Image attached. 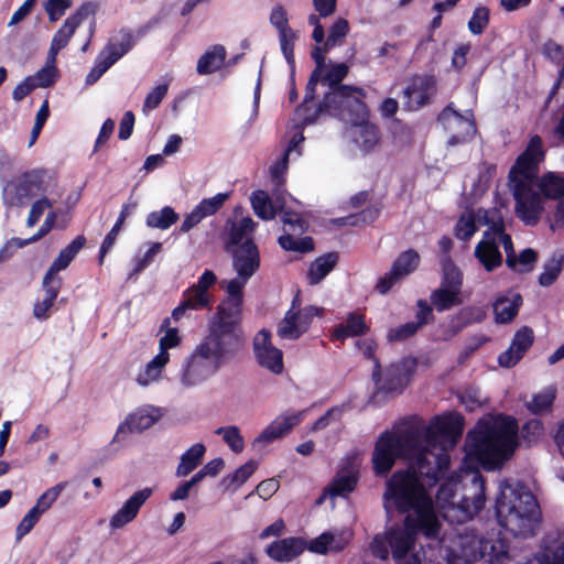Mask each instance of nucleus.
<instances>
[{"label": "nucleus", "mask_w": 564, "mask_h": 564, "mask_svg": "<svg viewBox=\"0 0 564 564\" xmlns=\"http://www.w3.org/2000/svg\"><path fill=\"white\" fill-rule=\"evenodd\" d=\"M462 432L463 419L459 415L437 416L420 430L384 432L375 445L373 470L378 476L386 475L398 457H405L411 464L403 471L421 479L427 492L442 479L436 491V505L443 518L451 522H465L482 508L485 489L481 475L471 468H462L443 479V473L449 465L448 451L454 448Z\"/></svg>", "instance_id": "nucleus-1"}, {"label": "nucleus", "mask_w": 564, "mask_h": 564, "mask_svg": "<svg viewBox=\"0 0 564 564\" xmlns=\"http://www.w3.org/2000/svg\"><path fill=\"white\" fill-rule=\"evenodd\" d=\"M383 506L387 512L397 509L408 514L402 527L373 539L370 550L375 556L387 560L391 551L394 560H401L413 549L419 532L426 538L438 535L442 523L434 511L430 492L415 475L395 471L387 481Z\"/></svg>", "instance_id": "nucleus-2"}, {"label": "nucleus", "mask_w": 564, "mask_h": 564, "mask_svg": "<svg viewBox=\"0 0 564 564\" xmlns=\"http://www.w3.org/2000/svg\"><path fill=\"white\" fill-rule=\"evenodd\" d=\"M545 150L539 135H532L509 172L508 186L514 199V213L525 225L534 226L545 213L546 199L564 196V174L549 171L538 177Z\"/></svg>", "instance_id": "nucleus-3"}, {"label": "nucleus", "mask_w": 564, "mask_h": 564, "mask_svg": "<svg viewBox=\"0 0 564 564\" xmlns=\"http://www.w3.org/2000/svg\"><path fill=\"white\" fill-rule=\"evenodd\" d=\"M241 343L240 325L214 314L208 322L207 336L195 346L180 369L181 387L192 389L207 382L240 348Z\"/></svg>", "instance_id": "nucleus-4"}, {"label": "nucleus", "mask_w": 564, "mask_h": 564, "mask_svg": "<svg viewBox=\"0 0 564 564\" xmlns=\"http://www.w3.org/2000/svg\"><path fill=\"white\" fill-rule=\"evenodd\" d=\"M517 421L506 415H486L466 436V463H476L485 470L500 469L511 459L519 445Z\"/></svg>", "instance_id": "nucleus-5"}, {"label": "nucleus", "mask_w": 564, "mask_h": 564, "mask_svg": "<svg viewBox=\"0 0 564 564\" xmlns=\"http://www.w3.org/2000/svg\"><path fill=\"white\" fill-rule=\"evenodd\" d=\"M362 91L358 88L337 87L325 97L326 110L347 122L345 137L348 143L362 154L375 151L380 144V132L368 118L362 101Z\"/></svg>", "instance_id": "nucleus-6"}, {"label": "nucleus", "mask_w": 564, "mask_h": 564, "mask_svg": "<svg viewBox=\"0 0 564 564\" xmlns=\"http://www.w3.org/2000/svg\"><path fill=\"white\" fill-rule=\"evenodd\" d=\"M499 524L518 538H531L539 530L540 509L533 494L522 484L502 480L496 498Z\"/></svg>", "instance_id": "nucleus-7"}, {"label": "nucleus", "mask_w": 564, "mask_h": 564, "mask_svg": "<svg viewBox=\"0 0 564 564\" xmlns=\"http://www.w3.org/2000/svg\"><path fill=\"white\" fill-rule=\"evenodd\" d=\"M229 250L232 253V267L237 276L221 282L226 297L218 304L215 314L240 325L243 289L259 269L260 257L253 241H245L238 247L229 248Z\"/></svg>", "instance_id": "nucleus-8"}, {"label": "nucleus", "mask_w": 564, "mask_h": 564, "mask_svg": "<svg viewBox=\"0 0 564 564\" xmlns=\"http://www.w3.org/2000/svg\"><path fill=\"white\" fill-rule=\"evenodd\" d=\"M52 183L50 174L43 170L25 172L3 187V200L10 206L26 205L31 198L47 191Z\"/></svg>", "instance_id": "nucleus-9"}, {"label": "nucleus", "mask_w": 564, "mask_h": 564, "mask_svg": "<svg viewBox=\"0 0 564 564\" xmlns=\"http://www.w3.org/2000/svg\"><path fill=\"white\" fill-rule=\"evenodd\" d=\"M440 553L449 564H470L479 558L480 539L471 531L447 533L440 542Z\"/></svg>", "instance_id": "nucleus-10"}, {"label": "nucleus", "mask_w": 564, "mask_h": 564, "mask_svg": "<svg viewBox=\"0 0 564 564\" xmlns=\"http://www.w3.org/2000/svg\"><path fill=\"white\" fill-rule=\"evenodd\" d=\"M443 276L440 286L431 294V303L442 312L463 304V273L452 261L443 263Z\"/></svg>", "instance_id": "nucleus-11"}, {"label": "nucleus", "mask_w": 564, "mask_h": 564, "mask_svg": "<svg viewBox=\"0 0 564 564\" xmlns=\"http://www.w3.org/2000/svg\"><path fill=\"white\" fill-rule=\"evenodd\" d=\"M216 281L217 278L213 271H204L198 278L197 283L184 291L182 301L172 311L171 318H173L174 322H180L184 316H186L188 311L209 308L213 303V295L209 292V289L216 283Z\"/></svg>", "instance_id": "nucleus-12"}, {"label": "nucleus", "mask_w": 564, "mask_h": 564, "mask_svg": "<svg viewBox=\"0 0 564 564\" xmlns=\"http://www.w3.org/2000/svg\"><path fill=\"white\" fill-rule=\"evenodd\" d=\"M416 369V361L412 358H404L381 370L378 361H375L372 380L378 391L392 393L402 391L410 382Z\"/></svg>", "instance_id": "nucleus-13"}, {"label": "nucleus", "mask_w": 564, "mask_h": 564, "mask_svg": "<svg viewBox=\"0 0 564 564\" xmlns=\"http://www.w3.org/2000/svg\"><path fill=\"white\" fill-rule=\"evenodd\" d=\"M323 308L317 306L301 307L293 301L291 307L278 325L276 333L283 339H297L305 334L315 316L323 315Z\"/></svg>", "instance_id": "nucleus-14"}, {"label": "nucleus", "mask_w": 564, "mask_h": 564, "mask_svg": "<svg viewBox=\"0 0 564 564\" xmlns=\"http://www.w3.org/2000/svg\"><path fill=\"white\" fill-rule=\"evenodd\" d=\"M134 41L129 32H122L117 41H111L97 56L94 67L86 76V85L95 84L118 59L127 54Z\"/></svg>", "instance_id": "nucleus-15"}, {"label": "nucleus", "mask_w": 564, "mask_h": 564, "mask_svg": "<svg viewBox=\"0 0 564 564\" xmlns=\"http://www.w3.org/2000/svg\"><path fill=\"white\" fill-rule=\"evenodd\" d=\"M134 41L129 32H122L117 41H111L97 56L94 67L86 76V85L95 84L118 59L127 54Z\"/></svg>", "instance_id": "nucleus-16"}, {"label": "nucleus", "mask_w": 564, "mask_h": 564, "mask_svg": "<svg viewBox=\"0 0 564 564\" xmlns=\"http://www.w3.org/2000/svg\"><path fill=\"white\" fill-rule=\"evenodd\" d=\"M134 41L129 32H122L117 41H111L97 56L94 67L86 76V85L95 84L118 59L127 54Z\"/></svg>", "instance_id": "nucleus-17"}, {"label": "nucleus", "mask_w": 564, "mask_h": 564, "mask_svg": "<svg viewBox=\"0 0 564 564\" xmlns=\"http://www.w3.org/2000/svg\"><path fill=\"white\" fill-rule=\"evenodd\" d=\"M282 223L285 234L279 238V243L284 250L296 252H308L314 248L313 240L310 237H296L307 229V223L303 217L294 212L283 210Z\"/></svg>", "instance_id": "nucleus-18"}, {"label": "nucleus", "mask_w": 564, "mask_h": 564, "mask_svg": "<svg viewBox=\"0 0 564 564\" xmlns=\"http://www.w3.org/2000/svg\"><path fill=\"white\" fill-rule=\"evenodd\" d=\"M253 351L257 362L273 375L284 370L283 352L271 340V334L261 329L253 339Z\"/></svg>", "instance_id": "nucleus-19"}, {"label": "nucleus", "mask_w": 564, "mask_h": 564, "mask_svg": "<svg viewBox=\"0 0 564 564\" xmlns=\"http://www.w3.org/2000/svg\"><path fill=\"white\" fill-rule=\"evenodd\" d=\"M360 465L358 456L346 458L332 482L325 489L322 498L326 496L332 498L346 497L352 492L358 482Z\"/></svg>", "instance_id": "nucleus-20"}, {"label": "nucleus", "mask_w": 564, "mask_h": 564, "mask_svg": "<svg viewBox=\"0 0 564 564\" xmlns=\"http://www.w3.org/2000/svg\"><path fill=\"white\" fill-rule=\"evenodd\" d=\"M302 412H290L278 415L262 432L252 441V448L262 451L270 443L288 435L291 430L302 421Z\"/></svg>", "instance_id": "nucleus-21"}, {"label": "nucleus", "mask_w": 564, "mask_h": 564, "mask_svg": "<svg viewBox=\"0 0 564 564\" xmlns=\"http://www.w3.org/2000/svg\"><path fill=\"white\" fill-rule=\"evenodd\" d=\"M97 10L98 6L96 3L88 2L83 4L73 15L66 19L63 25L54 34L47 54L52 57H56L58 52L68 44L82 22L89 17H94Z\"/></svg>", "instance_id": "nucleus-22"}, {"label": "nucleus", "mask_w": 564, "mask_h": 564, "mask_svg": "<svg viewBox=\"0 0 564 564\" xmlns=\"http://www.w3.org/2000/svg\"><path fill=\"white\" fill-rule=\"evenodd\" d=\"M153 489L145 487L134 491L123 505L110 517L109 528L112 531H118L133 522L142 506L152 496Z\"/></svg>", "instance_id": "nucleus-23"}, {"label": "nucleus", "mask_w": 564, "mask_h": 564, "mask_svg": "<svg viewBox=\"0 0 564 564\" xmlns=\"http://www.w3.org/2000/svg\"><path fill=\"white\" fill-rule=\"evenodd\" d=\"M438 121L449 134L448 143L458 144L467 141L475 133V126L468 116H462L452 107L445 108Z\"/></svg>", "instance_id": "nucleus-24"}, {"label": "nucleus", "mask_w": 564, "mask_h": 564, "mask_svg": "<svg viewBox=\"0 0 564 564\" xmlns=\"http://www.w3.org/2000/svg\"><path fill=\"white\" fill-rule=\"evenodd\" d=\"M420 256L414 250H406L393 262L391 270L378 281L376 289L386 294L399 280L414 272L419 265Z\"/></svg>", "instance_id": "nucleus-25"}, {"label": "nucleus", "mask_w": 564, "mask_h": 564, "mask_svg": "<svg viewBox=\"0 0 564 564\" xmlns=\"http://www.w3.org/2000/svg\"><path fill=\"white\" fill-rule=\"evenodd\" d=\"M500 236L492 231H484L481 239L474 249V256L486 271L491 272L502 264V254L499 250Z\"/></svg>", "instance_id": "nucleus-26"}, {"label": "nucleus", "mask_w": 564, "mask_h": 564, "mask_svg": "<svg viewBox=\"0 0 564 564\" xmlns=\"http://www.w3.org/2000/svg\"><path fill=\"white\" fill-rule=\"evenodd\" d=\"M350 538L349 530L327 531L305 543V549L321 555L337 553L348 545Z\"/></svg>", "instance_id": "nucleus-27"}, {"label": "nucleus", "mask_w": 564, "mask_h": 564, "mask_svg": "<svg viewBox=\"0 0 564 564\" xmlns=\"http://www.w3.org/2000/svg\"><path fill=\"white\" fill-rule=\"evenodd\" d=\"M229 198V193H218L213 197L202 199L187 215L180 227L182 232H188L203 219L215 215Z\"/></svg>", "instance_id": "nucleus-28"}, {"label": "nucleus", "mask_w": 564, "mask_h": 564, "mask_svg": "<svg viewBox=\"0 0 564 564\" xmlns=\"http://www.w3.org/2000/svg\"><path fill=\"white\" fill-rule=\"evenodd\" d=\"M435 94L436 79L429 75L415 76L404 90V96L408 98V107L410 109H417L425 105Z\"/></svg>", "instance_id": "nucleus-29"}, {"label": "nucleus", "mask_w": 564, "mask_h": 564, "mask_svg": "<svg viewBox=\"0 0 564 564\" xmlns=\"http://www.w3.org/2000/svg\"><path fill=\"white\" fill-rule=\"evenodd\" d=\"M533 338V330L530 327L523 326L518 329L509 348L499 356V365L505 368L516 366L524 352L532 346Z\"/></svg>", "instance_id": "nucleus-30"}, {"label": "nucleus", "mask_w": 564, "mask_h": 564, "mask_svg": "<svg viewBox=\"0 0 564 564\" xmlns=\"http://www.w3.org/2000/svg\"><path fill=\"white\" fill-rule=\"evenodd\" d=\"M523 564H564V532L550 533L542 551Z\"/></svg>", "instance_id": "nucleus-31"}, {"label": "nucleus", "mask_w": 564, "mask_h": 564, "mask_svg": "<svg viewBox=\"0 0 564 564\" xmlns=\"http://www.w3.org/2000/svg\"><path fill=\"white\" fill-rule=\"evenodd\" d=\"M163 415V410L154 405H142L130 413L118 432L127 427L131 432H142L155 424Z\"/></svg>", "instance_id": "nucleus-32"}, {"label": "nucleus", "mask_w": 564, "mask_h": 564, "mask_svg": "<svg viewBox=\"0 0 564 564\" xmlns=\"http://www.w3.org/2000/svg\"><path fill=\"white\" fill-rule=\"evenodd\" d=\"M304 550V540L300 538H285L268 545L265 553L275 562H291L302 554Z\"/></svg>", "instance_id": "nucleus-33"}, {"label": "nucleus", "mask_w": 564, "mask_h": 564, "mask_svg": "<svg viewBox=\"0 0 564 564\" xmlns=\"http://www.w3.org/2000/svg\"><path fill=\"white\" fill-rule=\"evenodd\" d=\"M501 245L507 256L506 263L511 270L520 273H528L533 270L538 260V254L533 249H524L519 256H516L511 237H505Z\"/></svg>", "instance_id": "nucleus-34"}, {"label": "nucleus", "mask_w": 564, "mask_h": 564, "mask_svg": "<svg viewBox=\"0 0 564 564\" xmlns=\"http://www.w3.org/2000/svg\"><path fill=\"white\" fill-rule=\"evenodd\" d=\"M170 361L155 355L143 366H141L135 376L134 382L141 388H148L159 384L164 379L165 368Z\"/></svg>", "instance_id": "nucleus-35"}, {"label": "nucleus", "mask_w": 564, "mask_h": 564, "mask_svg": "<svg viewBox=\"0 0 564 564\" xmlns=\"http://www.w3.org/2000/svg\"><path fill=\"white\" fill-rule=\"evenodd\" d=\"M85 245V238L83 236L76 237L68 246L63 248L57 258L53 261L51 264L48 271L45 274V282H52V281H61L56 274L61 270L66 269L69 263L73 261V259L76 257V254L79 252V250Z\"/></svg>", "instance_id": "nucleus-36"}, {"label": "nucleus", "mask_w": 564, "mask_h": 564, "mask_svg": "<svg viewBox=\"0 0 564 564\" xmlns=\"http://www.w3.org/2000/svg\"><path fill=\"white\" fill-rule=\"evenodd\" d=\"M160 338H159V349L156 355L164 358L165 360H171V349L177 348L182 343V335L176 327H171V318L166 317L163 319L160 326Z\"/></svg>", "instance_id": "nucleus-37"}, {"label": "nucleus", "mask_w": 564, "mask_h": 564, "mask_svg": "<svg viewBox=\"0 0 564 564\" xmlns=\"http://www.w3.org/2000/svg\"><path fill=\"white\" fill-rule=\"evenodd\" d=\"M522 299L518 293L499 296L494 303L495 321L500 324L511 322L518 314Z\"/></svg>", "instance_id": "nucleus-38"}, {"label": "nucleus", "mask_w": 564, "mask_h": 564, "mask_svg": "<svg viewBox=\"0 0 564 564\" xmlns=\"http://www.w3.org/2000/svg\"><path fill=\"white\" fill-rule=\"evenodd\" d=\"M505 204H500L499 207L495 206L490 209L477 208V215L479 224L487 226L486 231H492L495 235L500 236V242H503L505 237H510L505 232V221L501 209L505 208Z\"/></svg>", "instance_id": "nucleus-39"}, {"label": "nucleus", "mask_w": 564, "mask_h": 564, "mask_svg": "<svg viewBox=\"0 0 564 564\" xmlns=\"http://www.w3.org/2000/svg\"><path fill=\"white\" fill-rule=\"evenodd\" d=\"M206 447L202 443L193 444L186 449L180 458V463L176 467L175 475L177 477H185L195 470L202 463L205 455Z\"/></svg>", "instance_id": "nucleus-40"}, {"label": "nucleus", "mask_w": 564, "mask_h": 564, "mask_svg": "<svg viewBox=\"0 0 564 564\" xmlns=\"http://www.w3.org/2000/svg\"><path fill=\"white\" fill-rule=\"evenodd\" d=\"M479 557L486 558L488 564H505L510 558L509 547L502 539L480 540Z\"/></svg>", "instance_id": "nucleus-41"}, {"label": "nucleus", "mask_w": 564, "mask_h": 564, "mask_svg": "<svg viewBox=\"0 0 564 564\" xmlns=\"http://www.w3.org/2000/svg\"><path fill=\"white\" fill-rule=\"evenodd\" d=\"M480 226L476 209H467L458 217L454 226V236L458 240L469 241Z\"/></svg>", "instance_id": "nucleus-42"}, {"label": "nucleus", "mask_w": 564, "mask_h": 564, "mask_svg": "<svg viewBox=\"0 0 564 564\" xmlns=\"http://www.w3.org/2000/svg\"><path fill=\"white\" fill-rule=\"evenodd\" d=\"M42 284L44 289V295L42 299L36 301L33 307V314L37 319L48 318L50 310L53 306L61 288V281H52L46 283L44 278Z\"/></svg>", "instance_id": "nucleus-43"}, {"label": "nucleus", "mask_w": 564, "mask_h": 564, "mask_svg": "<svg viewBox=\"0 0 564 564\" xmlns=\"http://www.w3.org/2000/svg\"><path fill=\"white\" fill-rule=\"evenodd\" d=\"M338 261V256L334 252L326 253L316 258L310 265L307 271V280L310 284L319 283L329 272L333 271Z\"/></svg>", "instance_id": "nucleus-44"}, {"label": "nucleus", "mask_w": 564, "mask_h": 564, "mask_svg": "<svg viewBox=\"0 0 564 564\" xmlns=\"http://www.w3.org/2000/svg\"><path fill=\"white\" fill-rule=\"evenodd\" d=\"M226 51L221 45H215L206 51L197 61L196 70L199 75H208L218 70L225 61Z\"/></svg>", "instance_id": "nucleus-45"}, {"label": "nucleus", "mask_w": 564, "mask_h": 564, "mask_svg": "<svg viewBox=\"0 0 564 564\" xmlns=\"http://www.w3.org/2000/svg\"><path fill=\"white\" fill-rule=\"evenodd\" d=\"M257 468L258 463L256 460H248L234 473L226 475L221 479V486L225 490L235 492L253 475Z\"/></svg>", "instance_id": "nucleus-46"}, {"label": "nucleus", "mask_w": 564, "mask_h": 564, "mask_svg": "<svg viewBox=\"0 0 564 564\" xmlns=\"http://www.w3.org/2000/svg\"><path fill=\"white\" fill-rule=\"evenodd\" d=\"M256 229V223L250 217H242L230 226L228 234V249L238 247L245 241H252L251 236Z\"/></svg>", "instance_id": "nucleus-47"}, {"label": "nucleus", "mask_w": 564, "mask_h": 564, "mask_svg": "<svg viewBox=\"0 0 564 564\" xmlns=\"http://www.w3.org/2000/svg\"><path fill=\"white\" fill-rule=\"evenodd\" d=\"M368 325L366 324L365 317L358 313H351L348 315L345 323L338 325L334 329V337L336 339H345L348 337L360 336L367 333Z\"/></svg>", "instance_id": "nucleus-48"}, {"label": "nucleus", "mask_w": 564, "mask_h": 564, "mask_svg": "<svg viewBox=\"0 0 564 564\" xmlns=\"http://www.w3.org/2000/svg\"><path fill=\"white\" fill-rule=\"evenodd\" d=\"M564 267V253L555 252L553 253L544 263L543 271L539 276V283L542 286L552 285L560 273L562 272Z\"/></svg>", "instance_id": "nucleus-49"}, {"label": "nucleus", "mask_w": 564, "mask_h": 564, "mask_svg": "<svg viewBox=\"0 0 564 564\" xmlns=\"http://www.w3.org/2000/svg\"><path fill=\"white\" fill-rule=\"evenodd\" d=\"M178 220V214L170 206L151 212L145 219L150 228L166 230Z\"/></svg>", "instance_id": "nucleus-50"}, {"label": "nucleus", "mask_w": 564, "mask_h": 564, "mask_svg": "<svg viewBox=\"0 0 564 564\" xmlns=\"http://www.w3.org/2000/svg\"><path fill=\"white\" fill-rule=\"evenodd\" d=\"M253 213L263 220H271L275 217V208L264 191H256L250 196Z\"/></svg>", "instance_id": "nucleus-51"}, {"label": "nucleus", "mask_w": 564, "mask_h": 564, "mask_svg": "<svg viewBox=\"0 0 564 564\" xmlns=\"http://www.w3.org/2000/svg\"><path fill=\"white\" fill-rule=\"evenodd\" d=\"M280 50L286 59V63L291 67L294 68L295 58H294V47L297 42L300 35L299 32L293 30L292 28L276 32Z\"/></svg>", "instance_id": "nucleus-52"}, {"label": "nucleus", "mask_w": 564, "mask_h": 564, "mask_svg": "<svg viewBox=\"0 0 564 564\" xmlns=\"http://www.w3.org/2000/svg\"><path fill=\"white\" fill-rule=\"evenodd\" d=\"M349 22L345 18H337L328 29V35L322 44L325 50L341 45L349 33Z\"/></svg>", "instance_id": "nucleus-53"}, {"label": "nucleus", "mask_w": 564, "mask_h": 564, "mask_svg": "<svg viewBox=\"0 0 564 564\" xmlns=\"http://www.w3.org/2000/svg\"><path fill=\"white\" fill-rule=\"evenodd\" d=\"M36 87L46 88L52 86L58 77L56 68V57L47 54L45 65L37 70L33 76H30Z\"/></svg>", "instance_id": "nucleus-54"}, {"label": "nucleus", "mask_w": 564, "mask_h": 564, "mask_svg": "<svg viewBox=\"0 0 564 564\" xmlns=\"http://www.w3.org/2000/svg\"><path fill=\"white\" fill-rule=\"evenodd\" d=\"M215 433L220 435L227 446L236 454H240L245 449V438L240 429L236 425L218 427Z\"/></svg>", "instance_id": "nucleus-55"}, {"label": "nucleus", "mask_w": 564, "mask_h": 564, "mask_svg": "<svg viewBox=\"0 0 564 564\" xmlns=\"http://www.w3.org/2000/svg\"><path fill=\"white\" fill-rule=\"evenodd\" d=\"M65 487L66 482H59L48 488L37 498L35 505L32 508L43 516L47 510L51 509Z\"/></svg>", "instance_id": "nucleus-56"}, {"label": "nucleus", "mask_w": 564, "mask_h": 564, "mask_svg": "<svg viewBox=\"0 0 564 564\" xmlns=\"http://www.w3.org/2000/svg\"><path fill=\"white\" fill-rule=\"evenodd\" d=\"M556 390L553 387H547L534 394L530 402H528V409L533 413H541L551 408L555 399Z\"/></svg>", "instance_id": "nucleus-57"}, {"label": "nucleus", "mask_w": 564, "mask_h": 564, "mask_svg": "<svg viewBox=\"0 0 564 564\" xmlns=\"http://www.w3.org/2000/svg\"><path fill=\"white\" fill-rule=\"evenodd\" d=\"M169 90V85L165 84H159L155 87H153L147 95L142 111L144 113H149L150 111L154 110L159 107L163 98L166 96Z\"/></svg>", "instance_id": "nucleus-58"}, {"label": "nucleus", "mask_w": 564, "mask_h": 564, "mask_svg": "<svg viewBox=\"0 0 564 564\" xmlns=\"http://www.w3.org/2000/svg\"><path fill=\"white\" fill-rule=\"evenodd\" d=\"M289 12L286 8L280 3L272 7L269 15V22L276 32L290 29Z\"/></svg>", "instance_id": "nucleus-59"}, {"label": "nucleus", "mask_w": 564, "mask_h": 564, "mask_svg": "<svg viewBox=\"0 0 564 564\" xmlns=\"http://www.w3.org/2000/svg\"><path fill=\"white\" fill-rule=\"evenodd\" d=\"M41 517L42 514H40L35 509L31 508L15 528L17 541H20L22 538L29 534L39 522Z\"/></svg>", "instance_id": "nucleus-60"}, {"label": "nucleus", "mask_w": 564, "mask_h": 564, "mask_svg": "<svg viewBox=\"0 0 564 564\" xmlns=\"http://www.w3.org/2000/svg\"><path fill=\"white\" fill-rule=\"evenodd\" d=\"M70 7V0H46L44 4V9L51 22L59 20Z\"/></svg>", "instance_id": "nucleus-61"}, {"label": "nucleus", "mask_w": 564, "mask_h": 564, "mask_svg": "<svg viewBox=\"0 0 564 564\" xmlns=\"http://www.w3.org/2000/svg\"><path fill=\"white\" fill-rule=\"evenodd\" d=\"M289 165V153L284 152L280 159H278L271 166H270V176L271 181L275 185H282L285 181V175L288 171Z\"/></svg>", "instance_id": "nucleus-62"}, {"label": "nucleus", "mask_w": 564, "mask_h": 564, "mask_svg": "<svg viewBox=\"0 0 564 564\" xmlns=\"http://www.w3.org/2000/svg\"><path fill=\"white\" fill-rule=\"evenodd\" d=\"M489 21V11L479 7L475 9L471 19L468 22V29L473 34H480Z\"/></svg>", "instance_id": "nucleus-63"}, {"label": "nucleus", "mask_w": 564, "mask_h": 564, "mask_svg": "<svg viewBox=\"0 0 564 564\" xmlns=\"http://www.w3.org/2000/svg\"><path fill=\"white\" fill-rule=\"evenodd\" d=\"M419 324L415 322H409L401 326L389 329L387 338L389 341L404 340L416 333Z\"/></svg>", "instance_id": "nucleus-64"}]
</instances>
